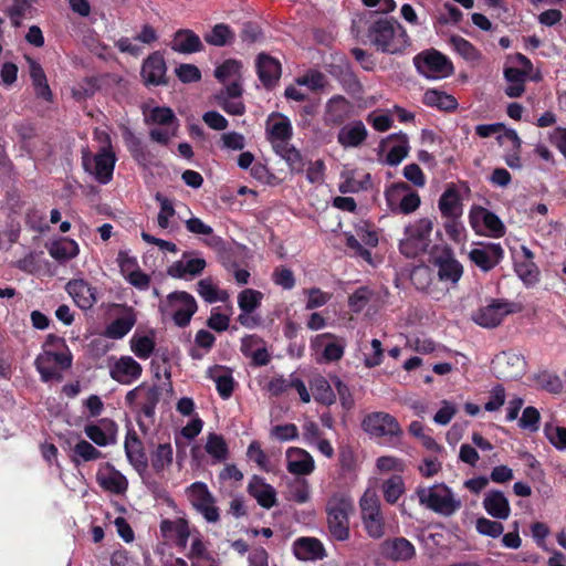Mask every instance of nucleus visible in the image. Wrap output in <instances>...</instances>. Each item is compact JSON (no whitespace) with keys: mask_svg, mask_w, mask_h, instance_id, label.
<instances>
[{"mask_svg":"<svg viewBox=\"0 0 566 566\" xmlns=\"http://www.w3.org/2000/svg\"><path fill=\"white\" fill-rule=\"evenodd\" d=\"M512 312L511 304L499 300L492 301L472 315V319L480 326L493 328L501 324L503 318Z\"/></svg>","mask_w":566,"mask_h":566,"instance_id":"nucleus-17","label":"nucleus"},{"mask_svg":"<svg viewBox=\"0 0 566 566\" xmlns=\"http://www.w3.org/2000/svg\"><path fill=\"white\" fill-rule=\"evenodd\" d=\"M106 144L94 155L83 154V167L85 171L93 175L102 185L108 184L113 178L116 164V156L112 150L108 136L105 134Z\"/></svg>","mask_w":566,"mask_h":566,"instance_id":"nucleus-6","label":"nucleus"},{"mask_svg":"<svg viewBox=\"0 0 566 566\" xmlns=\"http://www.w3.org/2000/svg\"><path fill=\"white\" fill-rule=\"evenodd\" d=\"M297 85L307 86L312 91L321 90L326 84V77L323 73L311 71L296 80Z\"/></svg>","mask_w":566,"mask_h":566,"instance_id":"nucleus-64","label":"nucleus"},{"mask_svg":"<svg viewBox=\"0 0 566 566\" xmlns=\"http://www.w3.org/2000/svg\"><path fill=\"white\" fill-rule=\"evenodd\" d=\"M545 437L558 450H566V428L553 424H546L544 428Z\"/></svg>","mask_w":566,"mask_h":566,"instance_id":"nucleus-61","label":"nucleus"},{"mask_svg":"<svg viewBox=\"0 0 566 566\" xmlns=\"http://www.w3.org/2000/svg\"><path fill=\"white\" fill-rule=\"evenodd\" d=\"M96 481L104 491L113 494H124L128 489L126 476L111 463L101 465L96 473Z\"/></svg>","mask_w":566,"mask_h":566,"instance_id":"nucleus-19","label":"nucleus"},{"mask_svg":"<svg viewBox=\"0 0 566 566\" xmlns=\"http://www.w3.org/2000/svg\"><path fill=\"white\" fill-rule=\"evenodd\" d=\"M294 555L301 560H316L325 557V549L319 539L301 537L293 544Z\"/></svg>","mask_w":566,"mask_h":566,"instance_id":"nucleus-29","label":"nucleus"},{"mask_svg":"<svg viewBox=\"0 0 566 566\" xmlns=\"http://www.w3.org/2000/svg\"><path fill=\"white\" fill-rule=\"evenodd\" d=\"M504 250L500 243H478L470 252L469 259L481 271L489 272L503 259Z\"/></svg>","mask_w":566,"mask_h":566,"instance_id":"nucleus-16","label":"nucleus"},{"mask_svg":"<svg viewBox=\"0 0 566 566\" xmlns=\"http://www.w3.org/2000/svg\"><path fill=\"white\" fill-rule=\"evenodd\" d=\"M124 448L128 462L139 474L144 473L148 467V460L143 443L135 432L127 433Z\"/></svg>","mask_w":566,"mask_h":566,"instance_id":"nucleus-27","label":"nucleus"},{"mask_svg":"<svg viewBox=\"0 0 566 566\" xmlns=\"http://www.w3.org/2000/svg\"><path fill=\"white\" fill-rule=\"evenodd\" d=\"M49 254L59 262H66L77 256L80 248L76 241L61 238L48 247Z\"/></svg>","mask_w":566,"mask_h":566,"instance_id":"nucleus-38","label":"nucleus"},{"mask_svg":"<svg viewBox=\"0 0 566 566\" xmlns=\"http://www.w3.org/2000/svg\"><path fill=\"white\" fill-rule=\"evenodd\" d=\"M469 219L473 229L479 230L483 227L489 237L500 238L505 232L504 224L500 218L483 207H473Z\"/></svg>","mask_w":566,"mask_h":566,"instance_id":"nucleus-18","label":"nucleus"},{"mask_svg":"<svg viewBox=\"0 0 566 566\" xmlns=\"http://www.w3.org/2000/svg\"><path fill=\"white\" fill-rule=\"evenodd\" d=\"M382 551L387 557L395 562H406L415 557L413 544L405 537H397L384 542Z\"/></svg>","mask_w":566,"mask_h":566,"instance_id":"nucleus-31","label":"nucleus"},{"mask_svg":"<svg viewBox=\"0 0 566 566\" xmlns=\"http://www.w3.org/2000/svg\"><path fill=\"white\" fill-rule=\"evenodd\" d=\"M475 530L480 535L497 538L504 532L503 524L499 521L479 517L475 522Z\"/></svg>","mask_w":566,"mask_h":566,"instance_id":"nucleus-57","label":"nucleus"},{"mask_svg":"<svg viewBox=\"0 0 566 566\" xmlns=\"http://www.w3.org/2000/svg\"><path fill=\"white\" fill-rule=\"evenodd\" d=\"M438 277L441 282L454 286L463 274L462 264L450 253H443L436 259Z\"/></svg>","mask_w":566,"mask_h":566,"instance_id":"nucleus-26","label":"nucleus"},{"mask_svg":"<svg viewBox=\"0 0 566 566\" xmlns=\"http://www.w3.org/2000/svg\"><path fill=\"white\" fill-rule=\"evenodd\" d=\"M361 521L369 537L378 539L386 534L385 520L378 496L366 491L359 501Z\"/></svg>","mask_w":566,"mask_h":566,"instance_id":"nucleus-8","label":"nucleus"},{"mask_svg":"<svg viewBox=\"0 0 566 566\" xmlns=\"http://www.w3.org/2000/svg\"><path fill=\"white\" fill-rule=\"evenodd\" d=\"M233 38L231 29L223 23L216 24L211 32L205 35V40L214 46H224L232 42Z\"/></svg>","mask_w":566,"mask_h":566,"instance_id":"nucleus-55","label":"nucleus"},{"mask_svg":"<svg viewBox=\"0 0 566 566\" xmlns=\"http://www.w3.org/2000/svg\"><path fill=\"white\" fill-rule=\"evenodd\" d=\"M432 221L422 218L409 224L405 230V237L400 240V251L408 258H415L424 253L431 243Z\"/></svg>","mask_w":566,"mask_h":566,"instance_id":"nucleus-5","label":"nucleus"},{"mask_svg":"<svg viewBox=\"0 0 566 566\" xmlns=\"http://www.w3.org/2000/svg\"><path fill=\"white\" fill-rule=\"evenodd\" d=\"M72 355L67 348L65 352L44 349L35 359V367L43 381L62 379L61 371L70 368Z\"/></svg>","mask_w":566,"mask_h":566,"instance_id":"nucleus-11","label":"nucleus"},{"mask_svg":"<svg viewBox=\"0 0 566 566\" xmlns=\"http://www.w3.org/2000/svg\"><path fill=\"white\" fill-rule=\"evenodd\" d=\"M417 71L427 78H446L453 73L452 62L436 50H428L413 57Z\"/></svg>","mask_w":566,"mask_h":566,"instance_id":"nucleus-9","label":"nucleus"},{"mask_svg":"<svg viewBox=\"0 0 566 566\" xmlns=\"http://www.w3.org/2000/svg\"><path fill=\"white\" fill-rule=\"evenodd\" d=\"M266 133L269 140L272 139H291L292 137V125L287 117L277 116L268 120Z\"/></svg>","mask_w":566,"mask_h":566,"instance_id":"nucleus-44","label":"nucleus"},{"mask_svg":"<svg viewBox=\"0 0 566 566\" xmlns=\"http://www.w3.org/2000/svg\"><path fill=\"white\" fill-rule=\"evenodd\" d=\"M482 506L493 518L505 521L511 515V505L509 499L502 491L490 490L484 494Z\"/></svg>","mask_w":566,"mask_h":566,"instance_id":"nucleus-21","label":"nucleus"},{"mask_svg":"<svg viewBox=\"0 0 566 566\" xmlns=\"http://www.w3.org/2000/svg\"><path fill=\"white\" fill-rule=\"evenodd\" d=\"M73 452L75 457L83 461H93L102 457V452L86 440L77 442L73 448Z\"/></svg>","mask_w":566,"mask_h":566,"instance_id":"nucleus-62","label":"nucleus"},{"mask_svg":"<svg viewBox=\"0 0 566 566\" xmlns=\"http://www.w3.org/2000/svg\"><path fill=\"white\" fill-rule=\"evenodd\" d=\"M32 0H14L12 6L9 8L8 13L15 27H19L21 19L27 17L31 12Z\"/></svg>","mask_w":566,"mask_h":566,"instance_id":"nucleus-60","label":"nucleus"},{"mask_svg":"<svg viewBox=\"0 0 566 566\" xmlns=\"http://www.w3.org/2000/svg\"><path fill=\"white\" fill-rule=\"evenodd\" d=\"M197 292L207 303L210 304L219 301L224 302L229 297L227 291L219 290L210 279L200 280L197 284Z\"/></svg>","mask_w":566,"mask_h":566,"instance_id":"nucleus-46","label":"nucleus"},{"mask_svg":"<svg viewBox=\"0 0 566 566\" xmlns=\"http://www.w3.org/2000/svg\"><path fill=\"white\" fill-rule=\"evenodd\" d=\"M132 352L140 359H147L151 356L155 349L154 333L139 335L135 334L130 338Z\"/></svg>","mask_w":566,"mask_h":566,"instance_id":"nucleus-45","label":"nucleus"},{"mask_svg":"<svg viewBox=\"0 0 566 566\" xmlns=\"http://www.w3.org/2000/svg\"><path fill=\"white\" fill-rule=\"evenodd\" d=\"M135 324L136 315L129 308L106 327L105 335L112 339H120L132 331Z\"/></svg>","mask_w":566,"mask_h":566,"instance_id":"nucleus-40","label":"nucleus"},{"mask_svg":"<svg viewBox=\"0 0 566 566\" xmlns=\"http://www.w3.org/2000/svg\"><path fill=\"white\" fill-rule=\"evenodd\" d=\"M438 206L441 214L448 219H459L463 213L460 195L453 186L441 195Z\"/></svg>","mask_w":566,"mask_h":566,"instance_id":"nucleus-34","label":"nucleus"},{"mask_svg":"<svg viewBox=\"0 0 566 566\" xmlns=\"http://www.w3.org/2000/svg\"><path fill=\"white\" fill-rule=\"evenodd\" d=\"M160 399V389L156 384L143 382L129 390L125 400L129 407L146 418L150 419L155 416L156 406Z\"/></svg>","mask_w":566,"mask_h":566,"instance_id":"nucleus-12","label":"nucleus"},{"mask_svg":"<svg viewBox=\"0 0 566 566\" xmlns=\"http://www.w3.org/2000/svg\"><path fill=\"white\" fill-rule=\"evenodd\" d=\"M286 469L295 475H308L315 469L313 457L300 448H290L286 451Z\"/></svg>","mask_w":566,"mask_h":566,"instance_id":"nucleus-23","label":"nucleus"},{"mask_svg":"<svg viewBox=\"0 0 566 566\" xmlns=\"http://www.w3.org/2000/svg\"><path fill=\"white\" fill-rule=\"evenodd\" d=\"M314 399L323 405H332L335 401V394L329 382L322 376L314 378L312 382Z\"/></svg>","mask_w":566,"mask_h":566,"instance_id":"nucleus-52","label":"nucleus"},{"mask_svg":"<svg viewBox=\"0 0 566 566\" xmlns=\"http://www.w3.org/2000/svg\"><path fill=\"white\" fill-rule=\"evenodd\" d=\"M242 64L235 60H227L214 71V76L221 83L238 81L241 77Z\"/></svg>","mask_w":566,"mask_h":566,"instance_id":"nucleus-53","label":"nucleus"},{"mask_svg":"<svg viewBox=\"0 0 566 566\" xmlns=\"http://www.w3.org/2000/svg\"><path fill=\"white\" fill-rule=\"evenodd\" d=\"M541 415L535 407H526L518 419L520 428L536 432L539 429Z\"/></svg>","mask_w":566,"mask_h":566,"instance_id":"nucleus-59","label":"nucleus"},{"mask_svg":"<svg viewBox=\"0 0 566 566\" xmlns=\"http://www.w3.org/2000/svg\"><path fill=\"white\" fill-rule=\"evenodd\" d=\"M450 44L459 55L469 62H476L481 59L480 51L471 42L462 36H451Z\"/></svg>","mask_w":566,"mask_h":566,"instance_id":"nucleus-50","label":"nucleus"},{"mask_svg":"<svg viewBox=\"0 0 566 566\" xmlns=\"http://www.w3.org/2000/svg\"><path fill=\"white\" fill-rule=\"evenodd\" d=\"M385 198L390 211L394 213H412L421 203L420 196L408 184L402 181L387 187Z\"/></svg>","mask_w":566,"mask_h":566,"instance_id":"nucleus-10","label":"nucleus"},{"mask_svg":"<svg viewBox=\"0 0 566 566\" xmlns=\"http://www.w3.org/2000/svg\"><path fill=\"white\" fill-rule=\"evenodd\" d=\"M143 368L138 361L130 356H122L112 367L111 377L123 384L129 385L142 375Z\"/></svg>","mask_w":566,"mask_h":566,"instance_id":"nucleus-22","label":"nucleus"},{"mask_svg":"<svg viewBox=\"0 0 566 566\" xmlns=\"http://www.w3.org/2000/svg\"><path fill=\"white\" fill-rule=\"evenodd\" d=\"M423 103L441 111H454L458 107L455 97L438 90H428L423 95Z\"/></svg>","mask_w":566,"mask_h":566,"instance_id":"nucleus-43","label":"nucleus"},{"mask_svg":"<svg viewBox=\"0 0 566 566\" xmlns=\"http://www.w3.org/2000/svg\"><path fill=\"white\" fill-rule=\"evenodd\" d=\"M310 348L318 364H329L343 358L346 340L333 333H322L311 338Z\"/></svg>","mask_w":566,"mask_h":566,"instance_id":"nucleus-7","label":"nucleus"},{"mask_svg":"<svg viewBox=\"0 0 566 566\" xmlns=\"http://www.w3.org/2000/svg\"><path fill=\"white\" fill-rule=\"evenodd\" d=\"M361 428L370 437L385 438L388 441L398 439L402 429L397 419L382 411L370 412L361 421Z\"/></svg>","mask_w":566,"mask_h":566,"instance_id":"nucleus-13","label":"nucleus"},{"mask_svg":"<svg viewBox=\"0 0 566 566\" xmlns=\"http://www.w3.org/2000/svg\"><path fill=\"white\" fill-rule=\"evenodd\" d=\"M66 291L82 310H88L96 303V291L83 279L72 280L66 284Z\"/></svg>","mask_w":566,"mask_h":566,"instance_id":"nucleus-25","label":"nucleus"},{"mask_svg":"<svg viewBox=\"0 0 566 566\" xmlns=\"http://www.w3.org/2000/svg\"><path fill=\"white\" fill-rule=\"evenodd\" d=\"M367 138V129L363 122L354 120L343 126L337 135L338 143L345 147H358Z\"/></svg>","mask_w":566,"mask_h":566,"instance_id":"nucleus-33","label":"nucleus"},{"mask_svg":"<svg viewBox=\"0 0 566 566\" xmlns=\"http://www.w3.org/2000/svg\"><path fill=\"white\" fill-rule=\"evenodd\" d=\"M248 491L264 509H271L276 504V491L258 475H254L249 482Z\"/></svg>","mask_w":566,"mask_h":566,"instance_id":"nucleus-30","label":"nucleus"},{"mask_svg":"<svg viewBox=\"0 0 566 566\" xmlns=\"http://www.w3.org/2000/svg\"><path fill=\"white\" fill-rule=\"evenodd\" d=\"M403 481L399 475L391 476L382 484L384 497L390 504H394L398 501V499L403 493Z\"/></svg>","mask_w":566,"mask_h":566,"instance_id":"nucleus-56","label":"nucleus"},{"mask_svg":"<svg viewBox=\"0 0 566 566\" xmlns=\"http://www.w3.org/2000/svg\"><path fill=\"white\" fill-rule=\"evenodd\" d=\"M174 450L169 442L159 443L150 451V463L155 472L166 470L172 463Z\"/></svg>","mask_w":566,"mask_h":566,"instance_id":"nucleus-42","label":"nucleus"},{"mask_svg":"<svg viewBox=\"0 0 566 566\" xmlns=\"http://www.w3.org/2000/svg\"><path fill=\"white\" fill-rule=\"evenodd\" d=\"M350 104L340 95L333 96L326 104L325 122L328 124H340L349 116Z\"/></svg>","mask_w":566,"mask_h":566,"instance_id":"nucleus-37","label":"nucleus"},{"mask_svg":"<svg viewBox=\"0 0 566 566\" xmlns=\"http://www.w3.org/2000/svg\"><path fill=\"white\" fill-rule=\"evenodd\" d=\"M197 310L195 297L185 291L168 294L159 304L161 315L172 319L178 327L188 326Z\"/></svg>","mask_w":566,"mask_h":566,"instance_id":"nucleus-4","label":"nucleus"},{"mask_svg":"<svg viewBox=\"0 0 566 566\" xmlns=\"http://www.w3.org/2000/svg\"><path fill=\"white\" fill-rule=\"evenodd\" d=\"M187 557L192 560L191 566H198L195 559H211V555L208 552L206 545L203 544L202 537L200 535H197L192 538L191 546L187 554Z\"/></svg>","mask_w":566,"mask_h":566,"instance_id":"nucleus-63","label":"nucleus"},{"mask_svg":"<svg viewBox=\"0 0 566 566\" xmlns=\"http://www.w3.org/2000/svg\"><path fill=\"white\" fill-rule=\"evenodd\" d=\"M262 300L263 293L253 289H245L238 294V305L241 312H254L260 307Z\"/></svg>","mask_w":566,"mask_h":566,"instance_id":"nucleus-54","label":"nucleus"},{"mask_svg":"<svg viewBox=\"0 0 566 566\" xmlns=\"http://www.w3.org/2000/svg\"><path fill=\"white\" fill-rule=\"evenodd\" d=\"M30 63V76L32 80V84L34 86V91L38 97H41L45 101H50L52 98V92L48 84V80L42 66L33 61L29 60Z\"/></svg>","mask_w":566,"mask_h":566,"instance_id":"nucleus-41","label":"nucleus"},{"mask_svg":"<svg viewBox=\"0 0 566 566\" xmlns=\"http://www.w3.org/2000/svg\"><path fill=\"white\" fill-rule=\"evenodd\" d=\"M367 36L370 43L382 53H401L409 45V38L405 28L391 19H380L374 22Z\"/></svg>","mask_w":566,"mask_h":566,"instance_id":"nucleus-1","label":"nucleus"},{"mask_svg":"<svg viewBox=\"0 0 566 566\" xmlns=\"http://www.w3.org/2000/svg\"><path fill=\"white\" fill-rule=\"evenodd\" d=\"M207 263L196 251L184 252L180 260L167 269V274L174 279L191 280L202 273Z\"/></svg>","mask_w":566,"mask_h":566,"instance_id":"nucleus-15","label":"nucleus"},{"mask_svg":"<svg viewBox=\"0 0 566 566\" xmlns=\"http://www.w3.org/2000/svg\"><path fill=\"white\" fill-rule=\"evenodd\" d=\"M117 431V424L108 418L99 419L96 423H88L84 428L87 438L99 447L114 444Z\"/></svg>","mask_w":566,"mask_h":566,"instance_id":"nucleus-20","label":"nucleus"},{"mask_svg":"<svg viewBox=\"0 0 566 566\" xmlns=\"http://www.w3.org/2000/svg\"><path fill=\"white\" fill-rule=\"evenodd\" d=\"M166 63L158 52L150 54L143 63L142 77L146 85H160L165 83Z\"/></svg>","mask_w":566,"mask_h":566,"instance_id":"nucleus-24","label":"nucleus"},{"mask_svg":"<svg viewBox=\"0 0 566 566\" xmlns=\"http://www.w3.org/2000/svg\"><path fill=\"white\" fill-rule=\"evenodd\" d=\"M143 114L146 124H153L157 126H179L178 118L169 107H145Z\"/></svg>","mask_w":566,"mask_h":566,"instance_id":"nucleus-39","label":"nucleus"},{"mask_svg":"<svg viewBox=\"0 0 566 566\" xmlns=\"http://www.w3.org/2000/svg\"><path fill=\"white\" fill-rule=\"evenodd\" d=\"M419 503L443 516H452L461 506V500L446 484L418 488L416 491Z\"/></svg>","mask_w":566,"mask_h":566,"instance_id":"nucleus-3","label":"nucleus"},{"mask_svg":"<svg viewBox=\"0 0 566 566\" xmlns=\"http://www.w3.org/2000/svg\"><path fill=\"white\" fill-rule=\"evenodd\" d=\"M390 139H395L396 144L392 145L390 147V149L388 150L386 161L390 166H397L408 155V151H409L408 137L406 135H399V136H390Z\"/></svg>","mask_w":566,"mask_h":566,"instance_id":"nucleus-48","label":"nucleus"},{"mask_svg":"<svg viewBox=\"0 0 566 566\" xmlns=\"http://www.w3.org/2000/svg\"><path fill=\"white\" fill-rule=\"evenodd\" d=\"M304 294L307 296L305 308L308 311L326 305L332 298L331 293L324 292L318 287L305 290Z\"/></svg>","mask_w":566,"mask_h":566,"instance_id":"nucleus-58","label":"nucleus"},{"mask_svg":"<svg viewBox=\"0 0 566 566\" xmlns=\"http://www.w3.org/2000/svg\"><path fill=\"white\" fill-rule=\"evenodd\" d=\"M256 71L263 85L271 87L281 76V64L276 59L265 53H260L256 57Z\"/></svg>","mask_w":566,"mask_h":566,"instance_id":"nucleus-28","label":"nucleus"},{"mask_svg":"<svg viewBox=\"0 0 566 566\" xmlns=\"http://www.w3.org/2000/svg\"><path fill=\"white\" fill-rule=\"evenodd\" d=\"M155 199L159 202L160 206V210L157 216L158 227L163 230H169V232H171L174 227L171 226L170 220L176 213L174 205L170 199L164 197L159 192L155 195Z\"/></svg>","mask_w":566,"mask_h":566,"instance_id":"nucleus-47","label":"nucleus"},{"mask_svg":"<svg viewBox=\"0 0 566 566\" xmlns=\"http://www.w3.org/2000/svg\"><path fill=\"white\" fill-rule=\"evenodd\" d=\"M205 449L217 462H222L228 458V444L220 434L209 433Z\"/></svg>","mask_w":566,"mask_h":566,"instance_id":"nucleus-49","label":"nucleus"},{"mask_svg":"<svg viewBox=\"0 0 566 566\" xmlns=\"http://www.w3.org/2000/svg\"><path fill=\"white\" fill-rule=\"evenodd\" d=\"M208 377L214 381L217 391L222 399L231 397L234 380L230 369L222 366H213L208 369Z\"/></svg>","mask_w":566,"mask_h":566,"instance_id":"nucleus-35","label":"nucleus"},{"mask_svg":"<svg viewBox=\"0 0 566 566\" xmlns=\"http://www.w3.org/2000/svg\"><path fill=\"white\" fill-rule=\"evenodd\" d=\"M504 80L506 86L505 94L511 98L521 97L525 92V83L527 81V72H523L517 67H505Z\"/></svg>","mask_w":566,"mask_h":566,"instance_id":"nucleus-36","label":"nucleus"},{"mask_svg":"<svg viewBox=\"0 0 566 566\" xmlns=\"http://www.w3.org/2000/svg\"><path fill=\"white\" fill-rule=\"evenodd\" d=\"M189 531L188 522L184 518L164 520L160 523V532L166 539H178Z\"/></svg>","mask_w":566,"mask_h":566,"instance_id":"nucleus-51","label":"nucleus"},{"mask_svg":"<svg viewBox=\"0 0 566 566\" xmlns=\"http://www.w3.org/2000/svg\"><path fill=\"white\" fill-rule=\"evenodd\" d=\"M187 493L192 506L206 518L207 522L216 523L219 521V510L214 505L213 497L205 483H192L188 488Z\"/></svg>","mask_w":566,"mask_h":566,"instance_id":"nucleus-14","label":"nucleus"},{"mask_svg":"<svg viewBox=\"0 0 566 566\" xmlns=\"http://www.w3.org/2000/svg\"><path fill=\"white\" fill-rule=\"evenodd\" d=\"M353 499L346 492H335L326 503V522L332 539L345 542L349 538V514L353 512Z\"/></svg>","mask_w":566,"mask_h":566,"instance_id":"nucleus-2","label":"nucleus"},{"mask_svg":"<svg viewBox=\"0 0 566 566\" xmlns=\"http://www.w3.org/2000/svg\"><path fill=\"white\" fill-rule=\"evenodd\" d=\"M171 49L182 54L200 52L203 49L200 38L189 29L178 30L172 38Z\"/></svg>","mask_w":566,"mask_h":566,"instance_id":"nucleus-32","label":"nucleus"}]
</instances>
